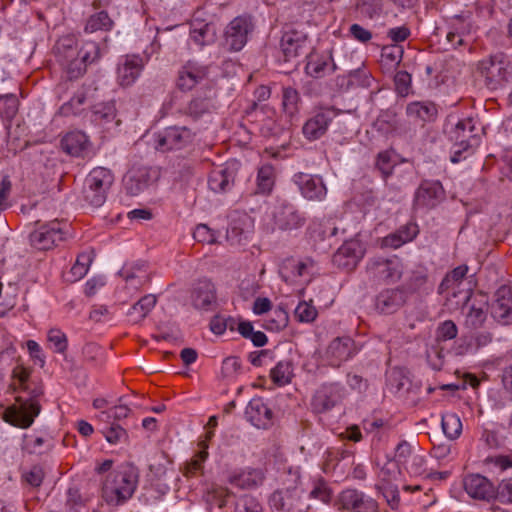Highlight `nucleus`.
<instances>
[{"label":"nucleus","instance_id":"49530a36","mask_svg":"<svg viewBox=\"0 0 512 512\" xmlns=\"http://www.w3.org/2000/svg\"><path fill=\"white\" fill-rule=\"evenodd\" d=\"M49 347L56 353L63 354L67 350L68 340L63 331L51 328L47 333Z\"/></svg>","mask_w":512,"mask_h":512},{"label":"nucleus","instance_id":"6e6d98bb","mask_svg":"<svg viewBox=\"0 0 512 512\" xmlns=\"http://www.w3.org/2000/svg\"><path fill=\"white\" fill-rule=\"evenodd\" d=\"M295 316L301 322H312L317 316V310L310 302L302 301L295 309Z\"/></svg>","mask_w":512,"mask_h":512},{"label":"nucleus","instance_id":"ddd939ff","mask_svg":"<svg viewBox=\"0 0 512 512\" xmlns=\"http://www.w3.org/2000/svg\"><path fill=\"white\" fill-rule=\"evenodd\" d=\"M365 254V247L358 239L344 242L333 256V262L346 270L354 269Z\"/></svg>","mask_w":512,"mask_h":512},{"label":"nucleus","instance_id":"423d86ee","mask_svg":"<svg viewBox=\"0 0 512 512\" xmlns=\"http://www.w3.org/2000/svg\"><path fill=\"white\" fill-rule=\"evenodd\" d=\"M40 413V404L35 397L29 399L16 398V401L4 411L6 422L19 428L30 427Z\"/></svg>","mask_w":512,"mask_h":512},{"label":"nucleus","instance_id":"cd10ccee","mask_svg":"<svg viewBox=\"0 0 512 512\" xmlns=\"http://www.w3.org/2000/svg\"><path fill=\"white\" fill-rule=\"evenodd\" d=\"M206 69L194 63H187L179 72L178 86L190 90L206 77Z\"/></svg>","mask_w":512,"mask_h":512},{"label":"nucleus","instance_id":"aec40b11","mask_svg":"<svg viewBox=\"0 0 512 512\" xmlns=\"http://www.w3.org/2000/svg\"><path fill=\"white\" fill-rule=\"evenodd\" d=\"M444 198V190L439 181H424L415 194V205L432 208Z\"/></svg>","mask_w":512,"mask_h":512},{"label":"nucleus","instance_id":"8fccbe9b","mask_svg":"<svg viewBox=\"0 0 512 512\" xmlns=\"http://www.w3.org/2000/svg\"><path fill=\"white\" fill-rule=\"evenodd\" d=\"M493 315L504 324L512 322V301L510 299H498L493 306Z\"/></svg>","mask_w":512,"mask_h":512},{"label":"nucleus","instance_id":"a18cd8bd","mask_svg":"<svg viewBox=\"0 0 512 512\" xmlns=\"http://www.w3.org/2000/svg\"><path fill=\"white\" fill-rule=\"evenodd\" d=\"M272 381L278 386L290 383L293 376L292 365L289 362H279L270 372Z\"/></svg>","mask_w":512,"mask_h":512},{"label":"nucleus","instance_id":"338daca9","mask_svg":"<svg viewBox=\"0 0 512 512\" xmlns=\"http://www.w3.org/2000/svg\"><path fill=\"white\" fill-rule=\"evenodd\" d=\"M411 83V76L406 71H399L395 75V85L397 88V91L402 94L406 95L408 93V89Z\"/></svg>","mask_w":512,"mask_h":512},{"label":"nucleus","instance_id":"c756f323","mask_svg":"<svg viewBox=\"0 0 512 512\" xmlns=\"http://www.w3.org/2000/svg\"><path fill=\"white\" fill-rule=\"evenodd\" d=\"M404 302L403 293L399 290L382 291L376 298V308L382 313L396 311Z\"/></svg>","mask_w":512,"mask_h":512},{"label":"nucleus","instance_id":"3c124183","mask_svg":"<svg viewBox=\"0 0 512 512\" xmlns=\"http://www.w3.org/2000/svg\"><path fill=\"white\" fill-rule=\"evenodd\" d=\"M377 488L381 491L383 497L386 499L387 504L396 509L400 503V496L398 487L395 483L377 484Z\"/></svg>","mask_w":512,"mask_h":512},{"label":"nucleus","instance_id":"2f4dec72","mask_svg":"<svg viewBox=\"0 0 512 512\" xmlns=\"http://www.w3.org/2000/svg\"><path fill=\"white\" fill-rule=\"evenodd\" d=\"M234 178V171L230 168H218L211 172L208 184L214 192H223L232 185Z\"/></svg>","mask_w":512,"mask_h":512},{"label":"nucleus","instance_id":"6e6552de","mask_svg":"<svg viewBox=\"0 0 512 512\" xmlns=\"http://www.w3.org/2000/svg\"><path fill=\"white\" fill-rule=\"evenodd\" d=\"M280 272L283 279L288 283L306 284L318 272V268L311 258L287 259L284 261Z\"/></svg>","mask_w":512,"mask_h":512},{"label":"nucleus","instance_id":"052dcab7","mask_svg":"<svg viewBox=\"0 0 512 512\" xmlns=\"http://www.w3.org/2000/svg\"><path fill=\"white\" fill-rule=\"evenodd\" d=\"M130 412V409L125 405H117L108 411L102 412L99 416L101 421L110 422L111 419L121 420L126 418Z\"/></svg>","mask_w":512,"mask_h":512},{"label":"nucleus","instance_id":"58836bf2","mask_svg":"<svg viewBox=\"0 0 512 512\" xmlns=\"http://www.w3.org/2000/svg\"><path fill=\"white\" fill-rule=\"evenodd\" d=\"M483 465L491 473H502L512 468V453L487 456L483 460Z\"/></svg>","mask_w":512,"mask_h":512},{"label":"nucleus","instance_id":"9b49d317","mask_svg":"<svg viewBox=\"0 0 512 512\" xmlns=\"http://www.w3.org/2000/svg\"><path fill=\"white\" fill-rule=\"evenodd\" d=\"M479 71L485 77L487 85L496 88L508 80L512 73V65L503 58L491 57L479 63Z\"/></svg>","mask_w":512,"mask_h":512},{"label":"nucleus","instance_id":"2eb2a0df","mask_svg":"<svg viewBox=\"0 0 512 512\" xmlns=\"http://www.w3.org/2000/svg\"><path fill=\"white\" fill-rule=\"evenodd\" d=\"M355 342L350 337H338L331 341L325 351L329 365L338 367L357 353Z\"/></svg>","mask_w":512,"mask_h":512},{"label":"nucleus","instance_id":"5701e85b","mask_svg":"<svg viewBox=\"0 0 512 512\" xmlns=\"http://www.w3.org/2000/svg\"><path fill=\"white\" fill-rule=\"evenodd\" d=\"M247 420L257 428H266L271 421L272 412L262 398H253L245 409Z\"/></svg>","mask_w":512,"mask_h":512},{"label":"nucleus","instance_id":"603ef678","mask_svg":"<svg viewBox=\"0 0 512 512\" xmlns=\"http://www.w3.org/2000/svg\"><path fill=\"white\" fill-rule=\"evenodd\" d=\"M458 329L456 324L451 320L440 323L436 329V340L438 342L448 341L457 336Z\"/></svg>","mask_w":512,"mask_h":512},{"label":"nucleus","instance_id":"412c9836","mask_svg":"<svg viewBox=\"0 0 512 512\" xmlns=\"http://www.w3.org/2000/svg\"><path fill=\"white\" fill-rule=\"evenodd\" d=\"M342 399V389L339 385L328 384L320 387L312 399V407L318 413L333 408Z\"/></svg>","mask_w":512,"mask_h":512},{"label":"nucleus","instance_id":"0eeeda50","mask_svg":"<svg viewBox=\"0 0 512 512\" xmlns=\"http://www.w3.org/2000/svg\"><path fill=\"white\" fill-rule=\"evenodd\" d=\"M288 477L289 479L285 481L287 484L285 489L275 491L269 499L271 508L277 511H288L294 508L301 497V490L298 487L300 483L299 470H289Z\"/></svg>","mask_w":512,"mask_h":512},{"label":"nucleus","instance_id":"13d9d810","mask_svg":"<svg viewBox=\"0 0 512 512\" xmlns=\"http://www.w3.org/2000/svg\"><path fill=\"white\" fill-rule=\"evenodd\" d=\"M86 97L83 93L73 96L69 102L64 103L60 107V114L69 116L80 112L82 105L85 103Z\"/></svg>","mask_w":512,"mask_h":512},{"label":"nucleus","instance_id":"7c9ffc66","mask_svg":"<svg viewBox=\"0 0 512 512\" xmlns=\"http://www.w3.org/2000/svg\"><path fill=\"white\" fill-rule=\"evenodd\" d=\"M213 431L206 433V439L199 443L200 450L195 456L188 462L184 468V475L186 477H194L203 469V463L208 457V441L212 438Z\"/></svg>","mask_w":512,"mask_h":512},{"label":"nucleus","instance_id":"a19ab883","mask_svg":"<svg viewBox=\"0 0 512 512\" xmlns=\"http://www.w3.org/2000/svg\"><path fill=\"white\" fill-rule=\"evenodd\" d=\"M123 182L128 193L137 195L147 185L146 173L144 171L136 172L131 170L124 176Z\"/></svg>","mask_w":512,"mask_h":512},{"label":"nucleus","instance_id":"0e129e2a","mask_svg":"<svg viewBox=\"0 0 512 512\" xmlns=\"http://www.w3.org/2000/svg\"><path fill=\"white\" fill-rule=\"evenodd\" d=\"M412 447L406 441L400 442L395 449V459L396 463L406 465L409 463V460L412 458Z\"/></svg>","mask_w":512,"mask_h":512},{"label":"nucleus","instance_id":"c03bdc74","mask_svg":"<svg viewBox=\"0 0 512 512\" xmlns=\"http://www.w3.org/2000/svg\"><path fill=\"white\" fill-rule=\"evenodd\" d=\"M300 96L297 90L287 87L283 89L282 107L289 117H293L299 111Z\"/></svg>","mask_w":512,"mask_h":512},{"label":"nucleus","instance_id":"774afa93","mask_svg":"<svg viewBox=\"0 0 512 512\" xmlns=\"http://www.w3.org/2000/svg\"><path fill=\"white\" fill-rule=\"evenodd\" d=\"M272 310V302L266 297H258L255 299L252 311L256 315H263Z\"/></svg>","mask_w":512,"mask_h":512},{"label":"nucleus","instance_id":"bb28decb","mask_svg":"<svg viewBox=\"0 0 512 512\" xmlns=\"http://www.w3.org/2000/svg\"><path fill=\"white\" fill-rule=\"evenodd\" d=\"M90 145L86 134L81 131L67 133L61 141L62 149L69 155L81 156L88 150Z\"/></svg>","mask_w":512,"mask_h":512},{"label":"nucleus","instance_id":"dca6fc26","mask_svg":"<svg viewBox=\"0 0 512 512\" xmlns=\"http://www.w3.org/2000/svg\"><path fill=\"white\" fill-rule=\"evenodd\" d=\"M341 508L354 512H378V503L371 497L353 489L344 490L338 498Z\"/></svg>","mask_w":512,"mask_h":512},{"label":"nucleus","instance_id":"de8ad7c7","mask_svg":"<svg viewBox=\"0 0 512 512\" xmlns=\"http://www.w3.org/2000/svg\"><path fill=\"white\" fill-rule=\"evenodd\" d=\"M91 263H92V253L91 252L80 253L77 256V259L71 268V274L73 276V280L77 281V280L82 279L87 274Z\"/></svg>","mask_w":512,"mask_h":512},{"label":"nucleus","instance_id":"c9c22d12","mask_svg":"<svg viewBox=\"0 0 512 512\" xmlns=\"http://www.w3.org/2000/svg\"><path fill=\"white\" fill-rule=\"evenodd\" d=\"M190 39L199 46L209 44L215 39V27L210 23L194 22L190 31Z\"/></svg>","mask_w":512,"mask_h":512},{"label":"nucleus","instance_id":"393cba45","mask_svg":"<svg viewBox=\"0 0 512 512\" xmlns=\"http://www.w3.org/2000/svg\"><path fill=\"white\" fill-rule=\"evenodd\" d=\"M418 233L419 229L417 224L414 222H409L406 225L400 227L396 232L384 237L381 241V246L397 249L402 245L412 241Z\"/></svg>","mask_w":512,"mask_h":512},{"label":"nucleus","instance_id":"c85d7f7f","mask_svg":"<svg viewBox=\"0 0 512 512\" xmlns=\"http://www.w3.org/2000/svg\"><path fill=\"white\" fill-rule=\"evenodd\" d=\"M264 481V473L261 469H245L234 475L230 483L241 489H254Z\"/></svg>","mask_w":512,"mask_h":512},{"label":"nucleus","instance_id":"6ab92c4d","mask_svg":"<svg viewBox=\"0 0 512 512\" xmlns=\"http://www.w3.org/2000/svg\"><path fill=\"white\" fill-rule=\"evenodd\" d=\"M144 68L143 59L137 55H127L117 68V81L122 87L131 86L139 78Z\"/></svg>","mask_w":512,"mask_h":512},{"label":"nucleus","instance_id":"1a4fd4ad","mask_svg":"<svg viewBox=\"0 0 512 512\" xmlns=\"http://www.w3.org/2000/svg\"><path fill=\"white\" fill-rule=\"evenodd\" d=\"M253 30L250 17H235L225 28L224 43L231 51H240L248 41V35Z\"/></svg>","mask_w":512,"mask_h":512},{"label":"nucleus","instance_id":"39448f33","mask_svg":"<svg viewBox=\"0 0 512 512\" xmlns=\"http://www.w3.org/2000/svg\"><path fill=\"white\" fill-rule=\"evenodd\" d=\"M55 50L69 79H77L85 73L87 64L78 56L77 45L73 37L66 36L59 39Z\"/></svg>","mask_w":512,"mask_h":512},{"label":"nucleus","instance_id":"473e14b6","mask_svg":"<svg viewBox=\"0 0 512 512\" xmlns=\"http://www.w3.org/2000/svg\"><path fill=\"white\" fill-rule=\"evenodd\" d=\"M156 302V297L152 294L142 297L129 309L127 314L129 321L135 324L142 321L155 307Z\"/></svg>","mask_w":512,"mask_h":512},{"label":"nucleus","instance_id":"4d7b16f0","mask_svg":"<svg viewBox=\"0 0 512 512\" xmlns=\"http://www.w3.org/2000/svg\"><path fill=\"white\" fill-rule=\"evenodd\" d=\"M250 234L249 227L246 229L238 226L237 224H233L227 230V240L232 245H240L243 242L247 241Z\"/></svg>","mask_w":512,"mask_h":512},{"label":"nucleus","instance_id":"37998d69","mask_svg":"<svg viewBox=\"0 0 512 512\" xmlns=\"http://www.w3.org/2000/svg\"><path fill=\"white\" fill-rule=\"evenodd\" d=\"M113 21L105 11L97 12L91 15L86 23L85 30L93 33L99 30L108 31L112 28Z\"/></svg>","mask_w":512,"mask_h":512},{"label":"nucleus","instance_id":"f8f14e48","mask_svg":"<svg viewBox=\"0 0 512 512\" xmlns=\"http://www.w3.org/2000/svg\"><path fill=\"white\" fill-rule=\"evenodd\" d=\"M193 139L191 131L185 127H169L155 137V148L162 152L181 149Z\"/></svg>","mask_w":512,"mask_h":512},{"label":"nucleus","instance_id":"4be33fe9","mask_svg":"<svg viewBox=\"0 0 512 512\" xmlns=\"http://www.w3.org/2000/svg\"><path fill=\"white\" fill-rule=\"evenodd\" d=\"M332 120L330 110H320L312 115L303 125L302 132L309 141L321 138Z\"/></svg>","mask_w":512,"mask_h":512},{"label":"nucleus","instance_id":"69168bd1","mask_svg":"<svg viewBox=\"0 0 512 512\" xmlns=\"http://www.w3.org/2000/svg\"><path fill=\"white\" fill-rule=\"evenodd\" d=\"M45 473L42 467L33 466L23 474V479L32 487H39L44 479Z\"/></svg>","mask_w":512,"mask_h":512},{"label":"nucleus","instance_id":"f3484780","mask_svg":"<svg viewBox=\"0 0 512 512\" xmlns=\"http://www.w3.org/2000/svg\"><path fill=\"white\" fill-rule=\"evenodd\" d=\"M281 49L286 61L305 54L309 49L308 36L301 30H288L281 38Z\"/></svg>","mask_w":512,"mask_h":512},{"label":"nucleus","instance_id":"72a5a7b5","mask_svg":"<svg viewBox=\"0 0 512 512\" xmlns=\"http://www.w3.org/2000/svg\"><path fill=\"white\" fill-rule=\"evenodd\" d=\"M410 118L421 121H432L437 116V108L432 102H412L406 108Z\"/></svg>","mask_w":512,"mask_h":512},{"label":"nucleus","instance_id":"b1692460","mask_svg":"<svg viewBox=\"0 0 512 512\" xmlns=\"http://www.w3.org/2000/svg\"><path fill=\"white\" fill-rule=\"evenodd\" d=\"M192 303L195 308L209 310L216 303V290L212 282L200 281L192 292Z\"/></svg>","mask_w":512,"mask_h":512},{"label":"nucleus","instance_id":"ea45409f","mask_svg":"<svg viewBox=\"0 0 512 512\" xmlns=\"http://www.w3.org/2000/svg\"><path fill=\"white\" fill-rule=\"evenodd\" d=\"M306 72L312 77L318 78L326 74L331 70V65L328 57L319 56L317 54H311L308 57L306 64Z\"/></svg>","mask_w":512,"mask_h":512},{"label":"nucleus","instance_id":"e2e57ef3","mask_svg":"<svg viewBox=\"0 0 512 512\" xmlns=\"http://www.w3.org/2000/svg\"><path fill=\"white\" fill-rule=\"evenodd\" d=\"M193 237L196 241L207 243V244H213L216 242V235L213 230H211L207 225L205 224H199L193 233Z\"/></svg>","mask_w":512,"mask_h":512},{"label":"nucleus","instance_id":"e433bc0d","mask_svg":"<svg viewBox=\"0 0 512 512\" xmlns=\"http://www.w3.org/2000/svg\"><path fill=\"white\" fill-rule=\"evenodd\" d=\"M276 179L275 169L270 164H265L258 169L256 177V193L269 194L271 193Z\"/></svg>","mask_w":512,"mask_h":512},{"label":"nucleus","instance_id":"5fc2aeb1","mask_svg":"<svg viewBox=\"0 0 512 512\" xmlns=\"http://www.w3.org/2000/svg\"><path fill=\"white\" fill-rule=\"evenodd\" d=\"M99 46L96 42L88 41L83 44L80 50L77 49L78 56L88 65L99 58Z\"/></svg>","mask_w":512,"mask_h":512},{"label":"nucleus","instance_id":"a878e982","mask_svg":"<svg viewBox=\"0 0 512 512\" xmlns=\"http://www.w3.org/2000/svg\"><path fill=\"white\" fill-rule=\"evenodd\" d=\"M275 225L282 230L297 228L303 221L293 206L282 204L273 211Z\"/></svg>","mask_w":512,"mask_h":512},{"label":"nucleus","instance_id":"f257e3e1","mask_svg":"<svg viewBox=\"0 0 512 512\" xmlns=\"http://www.w3.org/2000/svg\"><path fill=\"white\" fill-rule=\"evenodd\" d=\"M137 487V474L130 466H122L108 473L102 483L101 497L109 504L118 506L130 499Z\"/></svg>","mask_w":512,"mask_h":512},{"label":"nucleus","instance_id":"09e8293b","mask_svg":"<svg viewBox=\"0 0 512 512\" xmlns=\"http://www.w3.org/2000/svg\"><path fill=\"white\" fill-rule=\"evenodd\" d=\"M401 471L396 461L388 460L378 472V484L394 483L398 480Z\"/></svg>","mask_w":512,"mask_h":512},{"label":"nucleus","instance_id":"680f3d73","mask_svg":"<svg viewBox=\"0 0 512 512\" xmlns=\"http://www.w3.org/2000/svg\"><path fill=\"white\" fill-rule=\"evenodd\" d=\"M103 434L110 444H117L126 438V431L120 425L114 423L106 428Z\"/></svg>","mask_w":512,"mask_h":512},{"label":"nucleus","instance_id":"f03ea898","mask_svg":"<svg viewBox=\"0 0 512 512\" xmlns=\"http://www.w3.org/2000/svg\"><path fill=\"white\" fill-rule=\"evenodd\" d=\"M468 272L466 265H460L446 275L439 287V292L451 302L452 307L464 306L471 297V288L465 283Z\"/></svg>","mask_w":512,"mask_h":512},{"label":"nucleus","instance_id":"bf43d9fd","mask_svg":"<svg viewBox=\"0 0 512 512\" xmlns=\"http://www.w3.org/2000/svg\"><path fill=\"white\" fill-rule=\"evenodd\" d=\"M229 492L226 488L216 487L207 493V502L222 508L226 505Z\"/></svg>","mask_w":512,"mask_h":512},{"label":"nucleus","instance_id":"f704fd0d","mask_svg":"<svg viewBox=\"0 0 512 512\" xmlns=\"http://www.w3.org/2000/svg\"><path fill=\"white\" fill-rule=\"evenodd\" d=\"M116 107L114 101L104 102L96 104L93 108V120L98 125L108 126L114 123L116 126L119 125V121L116 120Z\"/></svg>","mask_w":512,"mask_h":512},{"label":"nucleus","instance_id":"864d4df0","mask_svg":"<svg viewBox=\"0 0 512 512\" xmlns=\"http://www.w3.org/2000/svg\"><path fill=\"white\" fill-rule=\"evenodd\" d=\"M18 111V100L15 96L0 98V115L5 119H12Z\"/></svg>","mask_w":512,"mask_h":512},{"label":"nucleus","instance_id":"a211bd4d","mask_svg":"<svg viewBox=\"0 0 512 512\" xmlns=\"http://www.w3.org/2000/svg\"><path fill=\"white\" fill-rule=\"evenodd\" d=\"M294 182L298 185L304 198L310 201H323L327 196V188L319 176L299 173L294 176Z\"/></svg>","mask_w":512,"mask_h":512},{"label":"nucleus","instance_id":"79ce46f5","mask_svg":"<svg viewBox=\"0 0 512 512\" xmlns=\"http://www.w3.org/2000/svg\"><path fill=\"white\" fill-rule=\"evenodd\" d=\"M442 429L449 439H457L462 432V422L460 417L452 412L444 413L442 415Z\"/></svg>","mask_w":512,"mask_h":512},{"label":"nucleus","instance_id":"4468645a","mask_svg":"<svg viewBox=\"0 0 512 512\" xmlns=\"http://www.w3.org/2000/svg\"><path fill=\"white\" fill-rule=\"evenodd\" d=\"M64 233L60 223L53 221L40 226L30 235V242L38 250H49L62 241Z\"/></svg>","mask_w":512,"mask_h":512},{"label":"nucleus","instance_id":"7ed1b4c3","mask_svg":"<svg viewBox=\"0 0 512 512\" xmlns=\"http://www.w3.org/2000/svg\"><path fill=\"white\" fill-rule=\"evenodd\" d=\"M113 180L111 171L106 168L97 167L91 170L84 182L83 197L85 201L93 207L102 206Z\"/></svg>","mask_w":512,"mask_h":512},{"label":"nucleus","instance_id":"4c0bfd02","mask_svg":"<svg viewBox=\"0 0 512 512\" xmlns=\"http://www.w3.org/2000/svg\"><path fill=\"white\" fill-rule=\"evenodd\" d=\"M288 324V314L281 308L276 307L272 309L269 314L263 319L262 326L269 331H280Z\"/></svg>","mask_w":512,"mask_h":512},{"label":"nucleus","instance_id":"9d476101","mask_svg":"<svg viewBox=\"0 0 512 512\" xmlns=\"http://www.w3.org/2000/svg\"><path fill=\"white\" fill-rule=\"evenodd\" d=\"M463 487L468 496L475 500L490 502L498 496L496 485L481 474H468L465 476Z\"/></svg>","mask_w":512,"mask_h":512},{"label":"nucleus","instance_id":"20e7f679","mask_svg":"<svg viewBox=\"0 0 512 512\" xmlns=\"http://www.w3.org/2000/svg\"><path fill=\"white\" fill-rule=\"evenodd\" d=\"M452 139L455 141L451 155V162L458 163L463 153H470L480 144V139L475 133L474 122L471 118L460 120L452 132Z\"/></svg>","mask_w":512,"mask_h":512}]
</instances>
